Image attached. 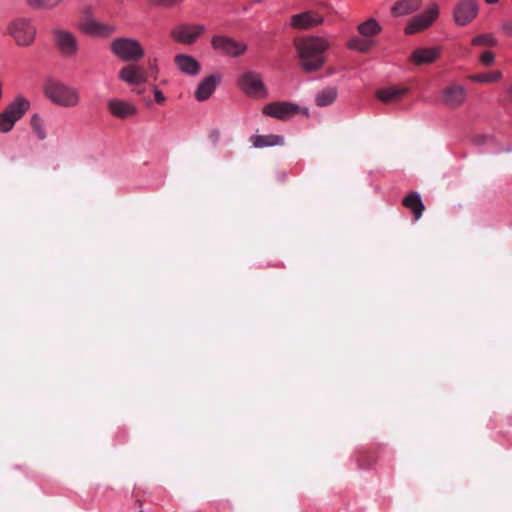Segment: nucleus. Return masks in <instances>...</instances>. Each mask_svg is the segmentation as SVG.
Instances as JSON below:
<instances>
[{
    "mask_svg": "<svg viewBox=\"0 0 512 512\" xmlns=\"http://www.w3.org/2000/svg\"><path fill=\"white\" fill-rule=\"evenodd\" d=\"M300 68L307 72H317L326 63L325 52L329 49L330 43L318 36H311L299 40L296 44Z\"/></svg>",
    "mask_w": 512,
    "mask_h": 512,
    "instance_id": "1",
    "label": "nucleus"
},
{
    "mask_svg": "<svg viewBox=\"0 0 512 512\" xmlns=\"http://www.w3.org/2000/svg\"><path fill=\"white\" fill-rule=\"evenodd\" d=\"M6 33L17 46L30 47L35 41L37 29L31 19L17 17L7 24Z\"/></svg>",
    "mask_w": 512,
    "mask_h": 512,
    "instance_id": "2",
    "label": "nucleus"
},
{
    "mask_svg": "<svg viewBox=\"0 0 512 512\" xmlns=\"http://www.w3.org/2000/svg\"><path fill=\"white\" fill-rule=\"evenodd\" d=\"M111 52L124 62H138L144 55V49L140 42L134 38H115L110 44Z\"/></svg>",
    "mask_w": 512,
    "mask_h": 512,
    "instance_id": "3",
    "label": "nucleus"
},
{
    "mask_svg": "<svg viewBox=\"0 0 512 512\" xmlns=\"http://www.w3.org/2000/svg\"><path fill=\"white\" fill-rule=\"evenodd\" d=\"M45 94L53 103L63 107H73L79 102L78 90L58 81L48 82Z\"/></svg>",
    "mask_w": 512,
    "mask_h": 512,
    "instance_id": "4",
    "label": "nucleus"
},
{
    "mask_svg": "<svg viewBox=\"0 0 512 512\" xmlns=\"http://www.w3.org/2000/svg\"><path fill=\"white\" fill-rule=\"evenodd\" d=\"M53 42L59 53L67 58H73L80 49V43L77 36L64 28H54L52 30Z\"/></svg>",
    "mask_w": 512,
    "mask_h": 512,
    "instance_id": "5",
    "label": "nucleus"
},
{
    "mask_svg": "<svg viewBox=\"0 0 512 512\" xmlns=\"http://www.w3.org/2000/svg\"><path fill=\"white\" fill-rule=\"evenodd\" d=\"M30 102L22 96H17L0 113V128H12L29 110Z\"/></svg>",
    "mask_w": 512,
    "mask_h": 512,
    "instance_id": "6",
    "label": "nucleus"
},
{
    "mask_svg": "<svg viewBox=\"0 0 512 512\" xmlns=\"http://www.w3.org/2000/svg\"><path fill=\"white\" fill-rule=\"evenodd\" d=\"M212 48L229 57H240L247 51V44L226 35H215L211 39Z\"/></svg>",
    "mask_w": 512,
    "mask_h": 512,
    "instance_id": "7",
    "label": "nucleus"
},
{
    "mask_svg": "<svg viewBox=\"0 0 512 512\" xmlns=\"http://www.w3.org/2000/svg\"><path fill=\"white\" fill-rule=\"evenodd\" d=\"M240 89L248 96L253 98H265L267 89L259 73L254 71L244 72L238 80Z\"/></svg>",
    "mask_w": 512,
    "mask_h": 512,
    "instance_id": "8",
    "label": "nucleus"
},
{
    "mask_svg": "<svg viewBox=\"0 0 512 512\" xmlns=\"http://www.w3.org/2000/svg\"><path fill=\"white\" fill-rule=\"evenodd\" d=\"M439 7L433 3L422 14L412 17L404 29L406 35H413L430 27L438 18Z\"/></svg>",
    "mask_w": 512,
    "mask_h": 512,
    "instance_id": "9",
    "label": "nucleus"
},
{
    "mask_svg": "<svg viewBox=\"0 0 512 512\" xmlns=\"http://www.w3.org/2000/svg\"><path fill=\"white\" fill-rule=\"evenodd\" d=\"M262 112L264 115L286 120L297 114H306V109L290 102L276 101L265 105Z\"/></svg>",
    "mask_w": 512,
    "mask_h": 512,
    "instance_id": "10",
    "label": "nucleus"
},
{
    "mask_svg": "<svg viewBox=\"0 0 512 512\" xmlns=\"http://www.w3.org/2000/svg\"><path fill=\"white\" fill-rule=\"evenodd\" d=\"M479 10L478 3L475 0L459 1L453 11V18L458 26H466L477 16Z\"/></svg>",
    "mask_w": 512,
    "mask_h": 512,
    "instance_id": "11",
    "label": "nucleus"
},
{
    "mask_svg": "<svg viewBox=\"0 0 512 512\" xmlns=\"http://www.w3.org/2000/svg\"><path fill=\"white\" fill-rule=\"evenodd\" d=\"M205 26L201 24H184L172 32L173 38L184 44L194 43L204 32Z\"/></svg>",
    "mask_w": 512,
    "mask_h": 512,
    "instance_id": "12",
    "label": "nucleus"
},
{
    "mask_svg": "<svg viewBox=\"0 0 512 512\" xmlns=\"http://www.w3.org/2000/svg\"><path fill=\"white\" fill-rule=\"evenodd\" d=\"M441 55V48L438 46L435 47H420L415 49L410 57L409 61L416 65L421 66L425 64L434 63Z\"/></svg>",
    "mask_w": 512,
    "mask_h": 512,
    "instance_id": "13",
    "label": "nucleus"
},
{
    "mask_svg": "<svg viewBox=\"0 0 512 512\" xmlns=\"http://www.w3.org/2000/svg\"><path fill=\"white\" fill-rule=\"evenodd\" d=\"M466 95V89L463 86L454 84L443 89L441 101L449 108H457L465 101Z\"/></svg>",
    "mask_w": 512,
    "mask_h": 512,
    "instance_id": "14",
    "label": "nucleus"
},
{
    "mask_svg": "<svg viewBox=\"0 0 512 512\" xmlns=\"http://www.w3.org/2000/svg\"><path fill=\"white\" fill-rule=\"evenodd\" d=\"M323 22V16L315 11H305L291 17V26L296 29H310Z\"/></svg>",
    "mask_w": 512,
    "mask_h": 512,
    "instance_id": "15",
    "label": "nucleus"
},
{
    "mask_svg": "<svg viewBox=\"0 0 512 512\" xmlns=\"http://www.w3.org/2000/svg\"><path fill=\"white\" fill-rule=\"evenodd\" d=\"M119 78L130 85H140L147 81V75L142 66L128 64L119 71Z\"/></svg>",
    "mask_w": 512,
    "mask_h": 512,
    "instance_id": "16",
    "label": "nucleus"
},
{
    "mask_svg": "<svg viewBox=\"0 0 512 512\" xmlns=\"http://www.w3.org/2000/svg\"><path fill=\"white\" fill-rule=\"evenodd\" d=\"M79 29L92 37H108L115 32L113 25L100 23L93 19L82 22L79 25Z\"/></svg>",
    "mask_w": 512,
    "mask_h": 512,
    "instance_id": "17",
    "label": "nucleus"
},
{
    "mask_svg": "<svg viewBox=\"0 0 512 512\" xmlns=\"http://www.w3.org/2000/svg\"><path fill=\"white\" fill-rule=\"evenodd\" d=\"M109 112L117 118L125 119L136 114V107L124 100L111 99L108 101Z\"/></svg>",
    "mask_w": 512,
    "mask_h": 512,
    "instance_id": "18",
    "label": "nucleus"
},
{
    "mask_svg": "<svg viewBox=\"0 0 512 512\" xmlns=\"http://www.w3.org/2000/svg\"><path fill=\"white\" fill-rule=\"evenodd\" d=\"M402 205L411 211L416 221L422 217L425 210L420 194L415 191L410 192L403 198Z\"/></svg>",
    "mask_w": 512,
    "mask_h": 512,
    "instance_id": "19",
    "label": "nucleus"
},
{
    "mask_svg": "<svg viewBox=\"0 0 512 512\" xmlns=\"http://www.w3.org/2000/svg\"><path fill=\"white\" fill-rule=\"evenodd\" d=\"M422 6V0H399L391 7V14L394 17L410 15L418 11Z\"/></svg>",
    "mask_w": 512,
    "mask_h": 512,
    "instance_id": "20",
    "label": "nucleus"
},
{
    "mask_svg": "<svg viewBox=\"0 0 512 512\" xmlns=\"http://www.w3.org/2000/svg\"><path fill=\"white\" fill-rule=\"evenodd\" d=\"M174 62L178 69L185 74L194 76L200 71L199 62L190 55L178 54L175 56Z\"/></svg>",
    "mask_w": 512,
    "mask_h": 512,
    "instance_id": "21",
    "label": "nucleus"
},
{
    "mask_svg": "<svg viewBox=\"0 0 512 512\" xmlns=\"http://www.w3.org/2000/svg\"><path fill=\"white\" fill-rule=\"evenodd\" d=\"M407 93V88L387 87L378 90L376 96L381 102L392 104L400 101Z\"/></svg>",
    "mask_w": 512,
    "mask_h": 512,
    "instance_id": "22",
    "label": "nucleus"
},
{
    "mask_svg": "<svg viewBox=\"0 0 512 512\" xmlns=\"http://www.w3.org/2000/svg\"><path fill=\"white\" fill-rule=\"evenodd\" d=\"M218 78L210 75L203 79L195 91V97L198 101L207 100L216 89Z\"/></svg>",
    "mask_w": 512,
    "mask_h": 512,
    "instance_id": "23",
    "label": "nucleus"
},
{
    "mask_svg": "<svg viewBox=\"0 0 512 512\" xmlns=\"http://www.w3.org/2000/svg\"><path fill=\"white\" fill-rule=\"evenodd\" d=\"M337 96L338 89L333 86H327L316 94L315 103L318 107H326L333 104Z\"/></svg>",
    "mask_w": 512,
    "mask_h": 512,
    "instance_id": "24",
    "label": "nucleus"
},
{
    "mask_svg": "<svg viewBox=\"0 0 512 512\" xmlns=\"http://www.w3.org/2000/svg\"><path fill=\"white\" fill-rule=\"evenodd\" d=\"M357 29H358V32L363 37L368 38V39L378 35L382 30L380 24L374 18H369L365 22L361 23Z\"/></svg>",
    "mask_w": 512,
    "mask_h": 512,
    "instance_id": "25",
    "label": "nucleus"
},
{
    "mask_svg": "<svg viewBox=\"0 0 512 512\" xmlns=\"http://www.w3.org/2000/svg\"><path fill=\"white\" fill-rule=\"evenodd\" d=\"M374 44V41L371 39L354 36L348 41L347 46L349 49L361 53H367L374 46Z\"/></svg>",
    "mask_w": 512,
    "mask_h": 512,
    "instance_id": "26",
    "label": "nucleus"
},
{
    "mask_svg": "<svg viewBox=\"0 0 512 512\" xmlns=\"http://www.w3.org/2000/svg\"><path fill=\"white\" fill-rule=\"evenodd\" d=\"M252 143L257 148L274 146L282 143V138L277 135H256L252 137Z\"/></svg>",
    "mask_w": 512,
    "mask_h": 512,
    "instance_id": "27",
    "label": "nucleus"
},
{
    "mask_svg": "<svg viewBox=\"0 0 512 512\" xmlns=\"http://www.w3.org/2000/svg\"><path fill=\"white\" fill-rule=\"evenodd\" d=\"M468 78L477 83H495L502 78V72L499 70L492 71L489 73H479L474 75H469Z\"/></svg>",
    "mask_w": 512,
    "mask_h": 512,
    "instance_id": "28",
    "label": "nucleus"
},
{
    "mask_svg": "<svg viewBox=\"0 0 512 512\" xmlns=\"http://www.w3.org/2000/svg\"><path fill=\"white\" fill-rule=\"evenodd\" d=\"M471 44L475 47H495L498 45V40L492 33H486L472 38Z\"/></svg>",
    "mask_w": 512,
    "mask_h": 512,
    "instance_id": "29",
    "label": "nucleus"
},
{
    "mask_svg": "<svg viewBox=\"0 0 512 512\" xmlns=\"http://www.w3.org/2000/svg\"><path fill=\"white\" fill-rule=\"evenodd\" d=\"M34 9H51L61 3L62 0H25Z\"/></svg>",
    "mask_w": 512,
    "mask_h": 512,
    "instance_id": "30",
    "label": "nucleus"
},
{
    "mask_svg": "<svg viewBox=\"0 0 512 512\" xmlns=\"http://www.w3.org/2000/svg\"><path fill=\"white\" fill-rule=\"evenodd\" d=\"M479 61L483 66H491L495 62V54L492 51H484L480 54Z\"/></svg>",
    "mask_w": 512,
    "mask_h": 512,
    "instance_id": "31",
    "label": "nucleus"
},
{
    "mask_svg": "<svg viewBox=\"0 0 512 512\" xmlns=\"http://www.w3.org/2000/svg\"><path fill=\"white\" fill-rule=\"evenodd\" d=\"M44 124V119L39 114H34L30 119V125L32 128H41Z\"/></svg>",
    "mask_w": 512,
    "mask_h": 512,
    "instance_id": "32",
    "label": "nucleus"
},
{
    "mask_svg": "<svg viewBox=\"0 0 512 512\" xmlns=\"http://www.w3.org/2000/svg\"><path fill=\"white\" fill-rule=\"evenodd\" d=\"M182 0H149V2L153 5H162L166 7H171L180 3Z\"/></svg>",
    "mask_w": 512,
    "mask_h": 512,
    "instance_id": "33",
    "label": "nucleus"
},
{
    "mask_svg": "<svg viewBox=\"0 0 512 512\" xmlns=\"http://www.w3.org/2000/svg\"><path fill=\"white\" fill-rule=\"evenodd\" d=\"M502 30L506 35L512 37V21L503 22Z\"/></svg>",
    "mask_w": 512,
    "mask_h": 512,
    "instance_id": "34",
    "label": "nucleus"
},
{
    "mask_svg": "<svg viewBox=\"0 0 512 512\" xmlns=\"http://www.w3.org/2000/svg\"><path fill=\"white\" fill-rule=\"evenodd\" d=\"M154 95H155V101L157 103L161 104V103L164 102L165 97H164L163 93L160 90L155 88L154 89Z\"/></svg>",
    "mask_w": 512,
    "mask_h": 512,
    "instance_id": "35",
    "label": "nucleus"
},
{
    "mask_svg": "<svg viewBox=\"0 0 512 512\" xmlns=\"http://www.w3.org/2000/svg\"><path fill=\"white\" fill-rule=\"evenodd\" d=\"M507 100L509 102H512V84L507 88Z\"/></svg>",
    "mask_w": 512,
    "mask_h": 512,
    "instance_id": "36",
    "label": "nucleus"
},
{
    "mask_svg": "<svg viewBox=\"0 0 512 512\" xmlns=\"http://www.w3.org/2000/svg\"><path fill=\"white\" fill-rule=\"evenodd\" d=\"M149 66H150V68H151V70H152V72H153V73H157V72H158V69H157V67H156L155 61H154L153 63H152V62H150V63H149Z\"/></svg>",
    "mask_w": 512,
    "mask_h": 512,
    "instance_id": "37",
    "label": "nucleus"
},
{
    "mask_svg": "<svg viewBox=\"0 0 512 512\" xmlns=\"http://www.w3.org/2000/svg\"><path fill=\"white\" fill-rule=\"evenodd\" d=\"M485 2L488 4V5H494L496 3L499 2V0H485Z\"/></svg>",
    "mask_w": 512,
    "mask_h": 512,
    "instance_id": "38",
    "label": "nucleus"
}]
</instances>
